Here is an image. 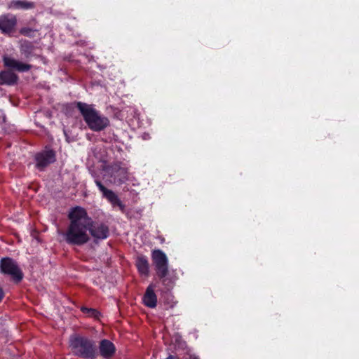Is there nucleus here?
Masks as SVG:
<instances>
[{"mask_svg": "<svg viewBox=\"0 0 359 359\" xmlns=\"http://www.w3.org/2000/svg\"><path fill=\"white\" fill-rule=\"evenodd\" d=\"M70 223L62 233L65 241L69 245H83L90 240L88 233L91 218L88 217L86 210L81 207H75L68 215Z\"/></svg>", "mask_w": 359, "mask_h": 359, "instance_id": "1", "label": "nucleus"}, {"mask_svg": "<svg viewBox=\"0 0 359 359\" xmlns=\"http://www.w3.org/2000/svg\"><path fill=\"white\" fill-rule=\"evenodd\" d=\"M76 107L91 130L100 132L109 126V119L97 110L93 104L79 102L76 103Z\"/></svg>", "mask_w": 359, "mask_h": 359, "instance_id": "2", "label": "nucleus"}, {"mask_svg": "<svg viewBox=\"0 0 359 359\" xmlns=\"http://www.w3.org/2000/svg\"><path fill=\"white\" fill-rule=\"evenodd\" d=\"M69 347L72 353L84 359H95L98 355L95 342L88 337L72 335L69 339Z\"/></svg>", "mask_w": 359, "mask_h": 359, "instance_id": "3", "label": "nucleus"}, {"mask_svg": "<svg viewBox=\"0 0 359 359\" xmlns=\"http://www.w3.org/2000/svg\"><path fill=\"white\" fill-rule=\"evenodd\" d=\"M151 259L157 276L163 283H165L169 273L168 259L166 255L161 250H154L151 252Z\"/></svg>", "mask_w": 359, "mask_h": 359, "instance_id": "4", "label": "nucleus"}, {"mask_svg": "<svg viewBox=\"0 0 359 359\" xmlns=\"http://www.w3.org/2000/svg\"><path fill=\"white\" fill-rule=\"evenodd\" d=\"M0 271L10 276L17 282L22 279L23 275L14 260L9 257L2 258L0 262Z\"/></svg>", "mask_w": 359, "mask_h": 359, "instance_id": "5", "label": "nucleus"}, {"mask_svg": "<svg viewBox=\"0 0 359 359\" xmlns=\"http://www.w3.org/2000/svg\"><path fill=\"white\" fill-rule=\"evenodd\" d=\"M107 171L115 183L123 184L128 180V168L121 162H116L107 168Z\"/></svg>", "mask_w": 359, "mask_h": 359, "instance_id": "6", "label": "nucleus"}, {"mask_svg": "<svg viewBox=\"0 0 359 359\" xmlns=\"http://www.w3.org/2000/svg\"><path fill=\"white\" fill-rule=\"evenodd\" d=\"M97 187L102 192L103 196L113 206H118L121 211H124L125 205L119 199L118 196L110 189H107L99 180L95 181Z\"/></svg>", "mask_w": 359, "mask_h": 359, "instance_id": "7", "label": "nucleus"}, {"mask_svg": "<svg viewBox=\"0 0 359 359\" xmlns=\"http://www.w3.org/2000/svg\"><path fill=\"white\" fill-rule=\"evenodd\" d=\"M35 161L36 168L43 170L48 165L55 161V154L51 149L44 150L36 154Z\"/></svg>", "mask_w": 359, "mask_h": 359, "instance_id": "8", "label": "nucleus"}, {"mask_svg": "<svg viewBox=\"0 0 359 359\" xmlns=\"http://www.w3.org/2000/svg\"><path fill=\"white\" fill-rule=\"evenodd\" d=\"M88 231L95 239H105L108 237L109 233V227L106 224L99 222H93L92 220L90 224H89Z\"/></svg>", "mask_w": 359, "mask_h": 359, "instance_id": "9", "label": "nucleus"}, {"mask_svg": "<svg viewBox=\"0 0 359 359\" xmlns=\"http://www.w3.org/2000/svg\"><path fill=\"white\" fill-rule=\"evenodd\" d=\"M3 62L4 67L19 72H28L32 68V65L22 62L8 55L3 56Z\"/></svg>", "mask_w": 359, "mask_h": 359, "instance_id": "10", "label": "nucleus"}, {"mask_svg": "<svg viewBox=\"0 0 359 359\" xmlns=\"http://www.w3.org/2000/svg\"><path fill=\"white\" fill-rule=\"evenodd\" d=\"M17 25V18L13 15L0 16V30L3 34H11Z\"/></svg>", "mask_w": 359, "mask_h": 359, "instance_id": "11", "label": "nucleus"}, {"mask_svg": "<svg viewBox=\"0 0 359 359\" xmlns=\"http://www.w3.org/2000/svg\"><path fill=\"white\" fill-rule=\"evenodd\" d=\"M99 351L104 358L108 359L114 355L116 348L111 341L108 339H103L100 342Z\"/></svg>", "mask_w": 359, "mask_h": 359, "instance_id": "12", "label": "nucleus"}, {"mask_svg": "<svg viewBox=\"0 0 359 359\" xmlns=\"http://www.w3.org/2000/svg\"><path fill=\"white\" fill-rule=\"evenodd\" d=\"M144 304L149 308H155L157 304V297L154 292V286L149 285L143 297Z\"/></svg>", "mask_w": 359, "mask_h": 359, "instance_id": "13", "label": "nucleus"}, {"mask_svg": "<svg viewBox=\"0 0 359 359\" xmlns=\"http://www.w3.org/2000/svg\"><path fill=\"white\" fill-rule=\"evenodd\" d=\"M18 80V75L11 70H4L0 72V84L13 86Z\"/></svg>", "mask_w": 359, "mask_h": 359, "instance_id": "14", "label": "nucleus"}, {"mask_svg": "<svg viewBox=\"0 0 359 359\" xmlns=\"http://www.w3.org/2000/svg\"><path fill=\"white\" fill-rule=\"evenodd\" d=\"M8 9L29 10L35 8V4L26 0H12L7 4Z\"/></svg>", "mask_w": 359, "mask_h": 359, "instance_id": "15", "label": "nucleus"}, {"mask_svg": "<svg viewBox=\"0 0 359 359\" xmlns=\"http://www.w3.org/2000/svg\"><path fill=\"white\" fill-rule=\"evenodd\" d=\"M135 265L142 276H148L149 273V264L145 256L140 255L136 259Z\"/></svg>", "mask_w": 359, "mask_h": 359, "instance_id": "16", "label": "nucleus"}, {"mask_svg": "<svg viewBox=\"0 0 359 359\" xmlns=\"http://www.w3.org/2000/svg\"><path fill=\"white\" fill-rule=\"evenodd\" d=\"M81 311L83 313H87L89 316H92L94 318H98V316L100 315V313L94 309H88L86 307H82Z\"/></svg>", "mask_w": 359, "mask_h": 359, "instance_id": "17", "label": "nucleus"}, {"mask_svg": "<svg viewBox=\"0 0 359 359\" xmlns=\"http://www.w3.org/2000/svg\"><path fill=\"white\" fill-rule=\"evenodd\" d=\"M34 32V29L29 27H22L20 29V33L22 35L26 36H32V34Z\"/></svg>", "mask_w": 359, "mask_h": 359, "instance_id": "18", "label": "nucleus"}, {"mask_svg": "<svg viewBox=\"0 0 359 359\" xmlns=\"http://www.w3.org/2000/svg\"><path fill=\"white\" fill-rule=\"evenodd\" d=\"M32 48V44L29 42H26L21 46V51L22 53H26L27 50Z\"/></svg>", "mask_w": 359, "mask_h": 359, "instance_id": "19", "label": "nucleus"}, {"mask_svg": "<svg viewBox=\"0 0 359 359\" xmlns=\"http://www.w3.org/2000/svg\"><path fill=\"white\" fill-rule=\"evenodd\" d=\"M165 359H180V358L177 355H170Z\"/></svg>", "mask_w": 359, "mask_h": 359, "instance_id": "20", "label": "nucleus"}, {"mask_svg": "<svg viewBox=\"0 0 359 359\" xmlns=\"http://www.w3.org/2000/svg\"><path fill=\"white\" fill-rule=\"evenodd\" d=\"M4 291L3 290L1 289V287H0V302L2 300V299L4 298Z\"/></svg>", "mask_w": 359, "mask_h": 359, "instance_id": "21", "label": "nucleus"}, {"mask_svg": "<svg viewBox=\"0 0 359 359\" xmlns=\"http://www.w3.org/2000/svg\"><path fill=\"white\" fill-rule=\"evenodd\" d=\"M189 359H200V358L196 355H190Z\"/></svg>", "mask_w": 359, "mask_h": 359, "instance_id": "22", "label": "nucleus"}]
</instances>
